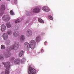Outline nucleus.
<instances>
[{
	"label": "nucleus",
	"instance_id": "nucleus-33",
	"mask_svg": "<svg viewBox=\"0 0 74 74\" xmlns=\"http://www.w3.org/2000/svg\"><path fill=\"white\" fill-rule=\"evenodd\" d=\"M16 30H18V29H17Z\"/></svg>",
	"mask_w": 74,
	"mask_h": 74
},
{
	"label": "nucleus",
	"instance_id": "nucleus-30",
	"mask_svg": "<svg viewBox=\"0 0 74 74\" xmlns=\"http://www.w3.org/2000/svg\"><path fill=\"white\" fill-rule=\"evenodd\" d=\"M7 1H11V0H6Z\"/></svg>",
	"mask_w": 74,
	"mask_h": 74
},
{
	"label": "nucleus",
	"instance_id": "nucleus-13",
	"mask_svg": "<svg viewBox=\"0 0 74 74\" xmlns=\"http://www.w3.org/2000/svg\"><path fill=\"white\" fill-rule=\"evenodd\" d=\"M25 40V36L23 35H21L20 38V41L21 42H23Z\"/></svg>",
	"mask_w": 74,
	"mask_h": 74
},
{
	"label": "nucleus",
	"instance_id": "nucleus-14",
	"mask_svg": "<svg viewBox=\"0 0 74 74\" xmlns=\"http://www.w3.org/2000/svg\"><path fill=\"white\" fill-rule=\"evenodd\" d=\"M40 39H41V37L40 36H38L36 38V41L37 42H38L40 40Z\"/></svg>",
	"mask_w": 74,
	"mask_h": 74
},
{
	"label": "nucleus",
	"instance_id": "nucleus-29",
	"mask_svg": "<svg viewBox=\"0 0 74 74\" xmlns=\"http://www.w3.org/2000/svg\"><path fill=\"white\" fill-rule=\"evenodd\" d=\"M2 64H4V62H2Z\"/></svg>",
	"mask_w": 74,
	"mask_h": 74
},
{
	"label": "nucleus",
	"instance_id": "nucleus-17",
	"mask_svg": "<svg viewBox=\"0 0 74 74\" xmlns=\"http://www.w3.org/2000/svg\"><path fill=\"white\" fill-rule=\"evenodd\" d=\"M24 53V52L22 50L19 53V56H20V57H21V56H22L23 55Z\"/></svg>",
	"mask_w": 74,
	"mask_h": 74
},
{
	"label": "nucleus",
	"instance_id": "nucleus-32",
	"mask_svg": "<svg viewBox=\"0 0 74 74\" xmlns=\"http://www.w3.org/2000/svg\"><path fill=\"white\" fill-rule=\"evenodd\" d=\"M1 0H0V1H1Z\"/></svg>",
	"mask_w": 74,
	"mask_h": 74
},
{
	"label": "nucleus",
	"instance_id": "nucleus-12",
	"mask_svg": "<svg viewBox=\"0 0 74 74\" xmlns=\"http://www.w3.org/2000/svg\"><path fill=\"white\" fill-rule=\"evenodd\" d=\"M3 37L4 40H7L8 38V34L7 33L3 34Z\"/></svg>",
	"mask_w": 74,
	"mask_h": 74
},
{
	"label": "nucleus",
	"instance_id": "nucleus-10",
	"mask_svg": "<svg viewBox=\"0 0 74 74\" xmlns=\"http://www.w3.org/2000/svg\"><path fill=\"white\" fill-rule=\"evenodd\" d=\"M42 10L45 12H49V8L46 6L43 7L42 8Z\"/></svg>",
	"mask_w": 74,
	"mask_h": 74
},
{
	"label": "nucleus",
	"instance_id": "nucleus-22",
	"mask_svg": "<svg viewBox=\"0 0 74 74\" xmlns=\"http://www.w3.org/2000/svg\"><path fill=\"white\" fill-rule=\"evenodd\" d=\"M10 14L11 15H14V13L12 10H11L10 11Z\"/></svg>",
	"mask_w": 74,
	"mask_h": 74
},
{
	"label": "nucleus",
	"instance_id": "nucleus-4",
	"mask_svg": "<svg viewBox=\"0 0 74 74\" xmlns=\"http://www.w3.org/2000/svg\"><path fill=\"white\" fill-rule=\"evenodd\" d=\"M28 73L29 74H36V71L35 69L29 66Z\"/></svg>",
	"mask_w": 74,
	"mask_h": 74
},
{
	"label": "nucleus",
	"instance_id": "nucleus-7",
	"mask_svg": "<svg viewBox=\"0 0 74 74\" xmlns=\"http://www.w3.org/2000/svg\"><path fill=\"white\" fill-rule=\"evenodd\" d=\"M32 34V31L30 29H28L26 33V35L27 36V37H29V36H31Z\"/></svg>",
	"mask_w": 74,
	"mask_h": 74
},
{
	"label": "nucleus",
	"instance_id": "nucleus-23",
	"mask_svg": "<svg viewBox=\"0 0 74 74\" xmlns=\"http://www.w3.org/2000/svg\"><path fill=\"white\" fill-rule=\"evenodd\" d=\"M48 18L49 19H50V20H53V18H52V16H51V15H49L48 16Z\"/></svg>",
	"mask_w": 74,
	"mask_h": 74
},
{
	"label": "nucleus",
	"instance_id": "nucleus-2",
	"mask_svg": "<svg viewBox=\"0 0 74 74\" xmlns=\"http://www.w3.org/2000/svg\"><path fill=\"white\" fill-rule=\"evenodd\" d=\"M5 67L6 68V69L5 71V74H10V71H9L10 67L11 66V64L9 62H6L5 64Z\"/></svg>",
	"mask_w": 74,
	"mask_h": 74
},
{
	"label": "nucleus",
	"instance_id": "nucleus-15",
	"mask_svg": "<svg viewBox=\"0 0 74 74\" xmlns=\"http://www.w3.org/2000/svg\"><path fill=\"white\" fill-rule=\"evenodd\" d=\"M13 35L14 37H16L19 36V33L18 32H14L13 33Z\"/></svg>",
	"mask_w": 74,
	"mask_h": 74
},
{
	"label": "nucleus",
	"instance_id": "nucleus-25",
	"mask_svg": "<svg viewBox=\"0 0 74 74\" xmlns=\"http://www.w3.org/2000/svg\"><path fill=\"white\" fill-rule=\"evenodd\" d=\"M1 48L2 49H5V48L4 45H1Z\"/></svg>",
	"mask_w": 74,
	"mask_h": 74
},
{
	"label": "nucleus",
	"instance_id": "nucleus-9",
	"mask_svg": "<svg viewBox=\"0 0 74 74\" xmlns=\"http://www.w3.org/2000/svg\"><path fill=\"white\" fill-rule=\"evenodd\" d=\"M33 12L34 14H36V13H38L40 11V9H39L38 8H34L33 10Z\"/></svg>",
	"mask_w": 74,
	"mask_h": 74
},
{
	"label": "nucleus",
	"instance_id": "nucleus-26",
	"mask_svg": "<svg viewBox=\"0 0 74 74\" xmlns=\"http://www.w3.org/2000/svg\"><path fill=\"white\" fill-rule=\"evenodd\" d=\"M25 59L24 58H23L21 60V63H23L25 61Z\"/></svg>",
	"mask_w": 74,
	"mask_h": 74
},
{
	"label": "nucleus",
	"instance_id": "nucleus-8",
	"mask_svg": "<svg viewBox=\"0 0 74 74\" xmlns=\"http://www.w3.org/2000/svg\"><path fill=\"white\" fill-rule=\"evenodd\" d=\"M1 29L3 32H4L6 29V27L5 25L3 24L1 25Z\"/></svg>",
	"mask_w": 74,
	"mask_h": 74
},
{
	"label": "nucleus",
	"instance_id": "nucleus-20",
	"mask_svg": "<svg viewBox=\"0 0 74 74\" xmlns=\"http://www.w3.org/2000/svg\"><path fill=\"white\" fill-rule=\"evenodd\" d=\"M38 21L39 22H40V23H44V21H43V20L41 18H38Z\"/></svg>",
	"mask_w": 74,
	"mask_h": 74
},
{
	"label": "nucleus",
	"instance_id": "nucleus-19",
	"mask_svg": "<svg viewBox=\"0 0 74 74\" xmlns=\"http://www.w3.org/2000/svg\"><path fill=\"white\" fill-rule=\"evenodd\" d=\"M6 25L8 28H9L11 26V24L10 23H7Z\"/></svg>",
	"mask_w": 74,
	"mask_h": 74
},
{
	"label": "nucleus",
	"instance_id": "nucleus-31",
	"mask_svg": "<svg viewBox=\"0 0 74 74\" xmlns=\"http://www.w3.org/2000/svg\"><path fill=\"white\" fill-rule=\"evenodd\" d=\"M42 50H43V49H41V51H42Z\"/></svg>",
	"mask_w": 74,
	"mask_h": 74
},
{
	"label": "nucleus",
	"instance_id": "nucleus-3",
	"mask_svg": "<svg viewBox=\"0 0 74 74\" xmlns=\"http://www.w3.org/2000/svg\"><path fill=\"white\" fill-rule=\"evenodd\" d=\"M19 42H16L14 45L10 47H8V51H10L12 49L13 50H16L18 49V48H19Z\"/></svg>",
	"mask_w": 74,
	"mask_h": 74
},
{
	"label": "nucleus",
	"instance_id": "nucleus-28",
	"mask_svg": "<svg viewBox=\"0 0 74 74\" xmlns=\"http://www.w3.org/2000/svg\"><path fill=\"white\" fill-rule=\"evenodd\" d=\"M47 41H45V42H44L45 45H46L45 44V43H47Z\"/></svg>",
	"mask_w": 74,
	"mask_h": 74
},
{
	"label": "nucleus",
	"instance_id": "nucleus-16",
	"mask_svg": "<svg viewBox=\"0 0 74 74\" xmlns=\"http://www.w3.org/2000/svg\"><path fill=\"white\" fill-rule=\"evenodd\" d=\"M4 56H5V58H9L10 56H11V53H9V54H6V53H5L4 54Z\"/></svg>",
	"mask_w": 74,
	"mask_h": 74
},
{
	"label": "nucleus",
	"instance_id": "nucleus-1",
	"mask_svg": "<svg viewBox=\"0 0 74 74\" xmlns=\"http://www.w3.org/2000/svg\"><path fill=\"white\" fill-rule=\"evenodd\" d=\"M30 44L27 42H25L24 44V47L27 49H29L30 48L32 49H34V46L36 45V42L34 40H32L30 42Z\"/></svg>",
	"mask_w": 74,
	"mask_h": 74
},
{
	"label": "nucleus",
	"instance_id": "nucleus-27",
	"mask_svg": "<svg viewBox=\"0 0 74 74\" xmlns=\"http://www.w3.org/2000/svg\"><path fill=\"white\" fill-rule=\"evenodd\" d=\"M11 59L12 60H14V57H13Z\"/></svg>",
	"mask_w": 74,
	"mask_h": 74
},
{
	"label": "nucleus",
	"instance_id": "nucleus-24",
	"mask_svg": "<svg viewBox=\"0 0 74 74\" xmlns=\"http://www.w3.org/2000/svg\"><path fill=\"white\" fill-rule=\"evenodd\" d=\"M20 22V20L18 19L15 21V23H19V22Z\"/></svg>",
	"mask_w": 74,
	"mask_h": 74
},
{
	"label": "nucleus",
	"instance_id": "nucleus-6",
	"mask_svg": "<svg viewBox=\"0 0 74 74\" xmlns=\"http://www.w3.org/2000/svg\"><path fill=\"white\" fill-rule=\"evenodd\" d=\"M2 19L4 21L7 22V21H8L10 20V17L8 15H5L2 17Z\"/></svg>",
	"mask_w": 74,
	"mask_h": 74
},
{
	"label": "nucleus",
	"instance_id": "nucleus-5",
	"mask_svg": "<svg viewBox=\"0 0 74 74\" xmlns=\"http://www.w3.org/2000/svg\"><path fill=\"white\" fill-rule=\"evenodd\" d=\"M5 5H2L1 7L0 12V16H2L3 15V14L4 13V11H5Z\"/></svg>",
	"mask_w": 74,
	"mask_h": 74
},
{
	"label": "nucleus",
	"instance_id": "nucleus-11",
	"mask_svg": "<svg viewBox=\"0 0 74 74\" xmlns=\"http://www.w3.org/2000/svg\"><path fill=\"white\" fill-rule=\"evenodd\" d=\"M21 62V60L20 59H16L14 61V63L15 64H19Z\"/></svg>",
	"mask_w": 74,
	"mask_h": 74
},
{
	"label": "nucleus",
	"instance_id": "nucleus-18",
	"mask_svg": "<svg viewBox=\"0 0 74 74\" xmlns=\"http://www.w3.org/2000/svg\"><path fill=\"white\" fill-rule=\"evenodd\" d=\"M7 33L9 35H11L12 34V31L10 29H9L8 30Z\"/></svg>",
	"mask_w": 74,
	"mask_h": 74
},
{
	"label": "nucleus",
	"instance_id": "nucleus-21",
	"mask_svg": "<svg viewBox=\"0 0 74 74\" xmlns=\"http://www.w3.org/2000/svg\"><path fill=\"white\" fill-rule=\"evenodd\" d=\"M4 58L2 55H0V60H3Z\"/></svg>",
	"mask_w": 74,
	"mask_h": 74
}]
</instances>
